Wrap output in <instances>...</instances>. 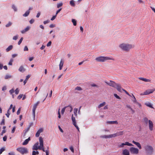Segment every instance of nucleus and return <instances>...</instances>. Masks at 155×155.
I'll use <instances>...</instances> for the list:
<instances>
[{"label": "nucleus", "mask_w": 155, "mask_h": 155, "mask_svg": "<svg viewBox=\"0 0 155 155\" xmlns=\"http://www.w3.org/2000/svg\"><path fill=\"white\" fill-rule=\"evenodd\" d=\"M18 38V37L17 36H15L13 37V40H16Z\"/></svg>", "instance_id": "6e6d98bb"}, {"label": "nucleus", "mask_w": 155, "mask_h": 155, "mask_svg": "<svg viewBox=\"0 0 155 155\" xmlns=\"http://www.w3.org/2000/svg\"><path fill=\"white\" fill-rule=\"evenodd\" d=\"M30 12L29 10L27 11L23 15V16L24 17H27L29 15Z\"/></svg>", "instance_id": "5701e85b"}, {"label": "nucleus", "mask_w": 155, "mask_h": 155, "mask_svg": "<svg viewBox=\"0 0 155 155\" xmlns=\"http://www.w3.org/2000/svg\"><path fill=\"white\" fill-rule=\"evenodd\" d=\"M13 46L12 45H10L7 48L6 50L7 52H8L11 50L13 48Z\"/></svg>", "instance_id": "4be33fe9"}, {"label": "nucleus", "mask_w": 155, "mask_h": 155, "mask_svg": "<svg viewBox=\"0 0 155 155\" xmlns=\"http://www.w3.org/2000/svg\"><path fill=\"white\" fill-rule=\"evenodd\" d=\"M17 150L22 154L27 153H28L27 148L25 147H21L18 148L17 149Z\"/></svg>", "instance_id": "39448f33"}, {"label": "nucleus", "mask_w": 155, "mask_h": 155, "mask_svg": "<svg viewBox=\"0 0 155 155\" xmlns=\"http://www.w3.org/2000/svg\"><path fill=\"white\" fill-rule=\"evenodd\" d=\"M78 111V109L77 108H74V115L77 116V111Z\"/></svg>", "instance_id": "72a5a7b5"}, {"label": "nucleus", "mask_w": 155, "mask_h": 155, "mask_svg": "<svg viewBox=\"0 0 155 155\" xmlns=\"http://www.w3.org/2000/svg\"><path fill=\"white\" fill-rule=\"evenodd\" d=\"M19 71L20 72H23L25 71V69L22 66H21L20 67L19 69Z\"/></svg>", "instance_id": "6ab92c4d"}, {"label": "nucleus", "mask_w": 155, "mask_h": 155, "mask_svg": "<svg viewBox=\"0 0 155 155\" xmlns=\"http://www.w3.org/2000/svg\"><path fill=\"white\" fill-rule=\"evenodd\" d=\"M144 148L147 155H151L153 154V148L151 146L146 145L144 147Z\"/></svg>", "instance_id": "7ed1b4c3"}, {"label": "nucleus", "mask_w": 155, "mask_h": 155, "mask_svg": "<svg viewBox=\"0 0 155 155\" xmlns=\"http://www.w3.org/2000/svg\"><path fill=\"white\" fill-rule=\"evenodd\" d=\"M11 78V76L9 75H7L5 77V79H8Z\"/></svg>", "instance_id": "13d9d810"}, {"label": "nucleus", "mask_w": 155, "mask_h": 155, "mask_svg": "<svg viewBox=\"0 0 155 155\" xmlns=\"http://www.w3.org/2000/svg\"><path fill=\"white\" fill-rule=\"evenodd\" d=\"M70 4L71 5L73 6H75V3L74 2V1L73 0H72L70 1Z\"/></svg>", "instance_id": "7c9ffc66"}, {"label": "nucleus", "mask_w": 155, "mask_h": 155, "mask_svg": "<svg viewBox=\"0 0 155 155\" xmlns=\"http://www.w3.org/2000/svg\"><path fill=\"white\" fill-rule=\"evenodd\" d=\"M12 23L11 22H9L5 26L6 27H8L11 26Z\"/></svg>", "instance_id": "2f4dec72"}, {"label": "nucleus", "mask_w": 155, "mask_h": 155, "mask_svg": "<svg viewBox=\"0 0 155 155\" xmlns=\"http://www.w3.org/2000/svg\"><path fill=\"white\" fill-rule=\"evenodd\" d=\"M143 122L145 123L146 125H147L148 124V121L149 120L147 118L145 117L143 119Z\"/></svg>", "instance_id": "aec40b11"}, {"label": "nucleus", "mask_w": 155, "mask_h": 155, "mask_svg": "<svg viewBox=\"0 0 155 155\" xmlns=\"http://www.w3.org/2000/svg\"><path fill=\"white\" fill-rule=\"evenodd\" d=\"M37 107L36 105H34L32 110L33 115L34 117H35V111Z\"/></svg>", "instance_id": "dca6fc26"}, {"label": "nucleus", "mask_w": 155, "mask_h": 155, "mask_svg": "<svg viewBox=\"0 0 155 155\" xmlns=\"http://www.w3.org/2000/svg\"><path fill=\"white\" fill-rule=\"evenodd\" d=\"M48 147H47V150H45V151L46 153V155H49V151H48Z\"/></svg>", "instance_id": "a19ab883"}, {"label": "nucleus", "mask_w": 155, "mask_h": 155, "mask_svg": "<svg viewBox=\"0 0 155 155\" xmlns=\"http://www.w3.org/2000/svg\"><path fill=\"white\" fill-rule=\"evenodd\" d=\"M30 28L29 26H27L24 30L21 31V33L22 34L25 33L26 31H28L29 30Z\"/></svg>", "instance_id": "f3484780"}, {"label": "nucleus", "mask_w": 155, "mask_h": 155, "mask_svg": "<svg viewBox=\"0 0 155 155\" xmlns=\"http://www.w3.org/2000/svg\"><path fill=\"white\" fill-rule=\"evenodd\" d=\"M23 96V94H20L18 97H17V98L18 99H21L22 97Z\"/></svg>", "instance_id": "a18cd8bd"}, {"label": "nucleus", "mask_w": 155, "mask_h": 155, "mask_svg": "<svg viewBox=\"0 0 155 155\" xmlns=\"http://www.w3.org/2000/svg\"><path fill=\"white\" fill-rule=\"evenodd\" d=\"M72 120L73 122V124L74 126L76 127V128L79 131V128L76 125V121L75 119V117H73V115L72 114V115L71 117Z\"/></svg>", "instance_id": "6e6552de"}, {"label": "nucleus", "mask_w": 155, "mask_h": 155, "mask_svg": "<svg viewBox=\"0 0 155 155\" xmlns=\"http://www.w3.org/2000/svg\"><path fill=\"white\" fill-rule=\"evenodd\" d=\"M75 90L81 91L82 90V89L80 87H77L75 89Z\"/></svg>", "instance_id": "c85d7f7f"}, {"label": "nucleus", "mask_w": 155, "mask_h": 155, "mask_svg": "<svg viewBox=\"0 0 155 155\" xmlns=\"http://www.w3.org/2000/svg\"><path fill=\"white\" fill-rule=\"evenodd\" d=\"M145 104L150 107L152 108H153L151 104L150 103H146Z\"/></svg>", "instance_id": "cd10ccee"}, {"label": "nucleus", "mask_w": 155, "mask_h": 155, "mask_svg": "<svg viewBox=\"0 0 155 155\" xmlns=\"http://www.w3.org/2000/svg\"><path fill=\"white\" fill-rule=\"evenodd\" d=\"M62 5L63 4L62 3H60L58 4L57 6V8H60V7H61Z\"/></svg>", "instance_id": "4c0bfd02"}, {"label": "nucleus", "mask_w": 155, "mask_h": 155, "mask_svg": "<svg viewBox=\"0 0 155 155\" xmlns=\"http://www.w3.org/2000/svg\"><path fill=\"white\" fill-rule=\"evenodd\" d=\"M117 136H120V135H123V134L124 133V131H120V132H117Z\"/></svg>", "instance_id": "b1692460"}, {"label": "nucleus", "mask_w": 155, "mask_h": 155, "mask_svg": "<svg viewBox=\"0 0 155 155\" xmlns=\"http://www.w3.org/2000/svg\"><path fill=\"white\" fill-rule=\"evenodd\" d=\"M51 41H49L48 43L47 44V47L50 46L51 45Z\"/></svg>", "instance_id": "8fccbe9b"}, {"label": "nucleus", "mask_w": 155, "mask_h": 155, "mask_svg": "<svg viewBox=\"0 0 155 155\" xmlns=\"http://www.w3.org/2000/svg\"><path fill=\"white\" fill-rule=\"evenodd\" d=\"M105 83L110 86L116 88L118 91L121 92V87L120 84H117L112 81H110L109 82L105 81Z\"/></svg>", "instance_id": "f257e3e1"}, {"label": "nucleus", "mask_w": 155, "mask_h": 155, "mask_svg": "<svg viewBox=\"0 0 155 155\" xmlns=\"http://www.w3.org/2000/svg\"><path fill=\"white\" fill-rule=\"evenodd\" d=\"M121 90H122L124 91L125 92L126 94H129V93L125 90H124L123 89H122V88H121Z\"/></svg>", "instance_id": "69168bd1"}, {"label": "nucleus", "mask_w": 155, "mask_h": 155, "mask_svg": "<svg viewBox=\"0 0 155 155\" xmlns=\"http://www.w3.org/2000/svg\"><path fill=\"white\" fill-rule=\"evenodd\" d=\"M5 149L3 147L0 149V155L5 150Z\"/></svg>", "instance_id": "79ce46f5"}, {"label": "nucleus", "mask_w": 155, "mask_h": 155, "mask_svg": "<svg viewBox=\"0 0 155 155\" xmlns=\"http://www.w3.org/2000/svg\"><path fill=\"white\" fill-rule=\"evenodd\" d=\"M149 127L150 130L152 131L153 130V124L152 121L149 120Z\"/></svg>", "instance_id": "9b49d317"}, {"label": "nucleus", "mask_w": 155, "mask_h": 155, "mask_svg": "<svg viewBox=\"0 0 155 155\" xmlns=\"http://www.w3.org/2000/svg\"><path fill=\"white\" fill-rule=\"evenodd\" d=\"M106 103L105 102H104L100 104L98 106V108H100L101 107L104 106L105 105Z\"/></svg>", "instance_id": "412c9836"}, {"label": "nucleus", "mask_w": 155, "mask_h": 155, "mask_svg": "<svg viewBox=\"0 0 155 155\" xmlns=\"http://www.w3.org/2000/svg\"><path fill=\"white\" fill-rule=\"evenodd\" d=\"M13 61V59L11 58L10 60V61L8 63V64L9 65H12V62Z\"/></svg>", "instance_id": "473e14b6"}, {"label": "nucleus", "mask_w": 155, "mask_h": 155, "mask_svg": "<svg viewBox=\"0 0 155 155\" xmlns=\"http://www.w3.org/2000/svg\"><path fill=\"white\" fill-rule=\"evenodd\" d=\"M20 110H21V108H20L18 109V110L17 112V115H19L20 114Z\"/></svg>", "instance_id": "09e8293b"}, {"label": "nucleus", "mask_w": 155, "mask_h": 155, "mask_svg": "<svg viewBox=\"0 0 155 155\" xmlns=\"http://www.w3.org/2000/svg\"><path fill=\"white\" fill-rule=\"evenodd\" d=\"M125 145H127L129 146H133V145L130 143H129L128 142H127L124 143Z\"/></svg>", "instance_id": "a878e982"}, {"label": "nucleus", "mask_w": 155, "mask_h": 155, "mask_svg": "<svg viewBox=\"0 0 155 155\" xmlns=\"http://www.w3.org/2000/svg\"><path fill=\"white\" fill-rule=\"evenodd\" d=\"M114 95L118 99H121L116 94H114Z\"/></svg>", "instance_id": "58836bf2"}, {"label": "nucleus", "mask_w": 155, "mask_h": 155, "mask_svg": "<svg viewBox=\"0 0 155 155\" xmlns=\"http://www.w3.org/2000/svg\"><path fill=\"white\" fill-rule=\"evenodd\" d=\"M101 137L102 138H110L109 135H104V136H101Z\"/></svg>", "instance_id": "c756f323"}, {"label": "nucleus", "mask_w": 155, "mask_h": 155, "mask_svg": "<svg viewBox=\"0 0 155 155\" xmlns=\"http://www.w3.org/2000/svg\"><path fill=\"white\" fill-rule=\"evenodd\" d=\"M124 145H125L124 143H123L121 144L118 145V146L119 147H123Z\"/></svg>", "instance_id": "c03bdc74"}, {"label": "nucleus", "mask_w": 155, "mask_h": 155, "mask_svg": "<svg viewBox=\"0 0 155 155\" xmlns=\"http://www.w3.org/2000/svg\"><path fill=\"white\" fill-rule=\"evenodd\" d=\"M30 76L29 75H28L26 76L25 80H28V79L30 78Z\"/></svg>", "instance_id": "680f3d73"}, {"label": "nucleus", "mask_w": 155, "mask_h": 155, "mask_svg": "<svg viewBox=\"0 0 155 155\" xmlns=\"http://www.w3.org/2000/svg\"><path fill=\"white\" fill-rule=\"evenodd\" d=\"M122 154L123 155H130L129 151L126 149L123 150Z\"/></svg>", "instance_id": "f8f14e48"}, {"label": "nucleus", "mask_w": 155, "mask_h": 155, "mask_svg": "<svg viewBox=\"0 0 155 155\" xmlns=\"http://www.w3.org/2000/svg\"><path fill=\"white\" fill-rule=\"evenodd\" d=\"M64 61H63L61 59L60 61V64H59V69L60 70L62 69L63 64H64Z\"/></svg>", "instance_id": "a211bd4d"}, {"label": "nucleus", "mask_w": 155, "mask_h": 155, "mask_svg": "<svg viewBox=\"0 0 155 155\" xmlns=\"http://www.w3.org/2000/svg\"><path fill=\"white\" fill-rule=\"evenodd\" d=\"M56 17V15H55L53 16L51 18V20L53 21V20H54L55 19Z\"/></svg>", "instance_id": "603ef678"}, {"label": "nucleus", "mask_w": 155, "mask_h": 155, "mask_svg": "<svg viewBox=\"0 0 155 155\" xmlns=\"http://www.w3.org/2000/svg\"><path fill=\"white\" fill-rule=\"evenodd\" d=\"M106 123L109 124H118V122L117 120L114 121H107Z\"/></svg>", "instance_id": "2eb2a0df"}, {"label": "nucleus", "mask_w": 155, "mask_h": 155, "mask_svg": "<svg viewBox=\"0 0 155 155\" xmlns=\"http://www.w3.org/2000/svg\"><path fill=\"white\" fill-rule=\"evenodd\" d=\"M15 127H14L13 128L12 130V133H14L15 131Z\"/></svg>", "instance_id": "bf43d9fd"}, {"label": "nucleus", "mask_w": 155, "mask_h": 155, "mask_svg": "<svg viewBox=\"0 0 155 155\" xmlns=\"http://www.w3.org/2000/svg\"><path fill=\"white\" fill-rule=\"evenodd\" d=\"M39 140L40 142L39 147H41V150H42L43 151H45L44 147L43 146V141L42 138L41 137H40L39 138Z\"/></svg>", "instance_id": "0eeeda50"}, {"label": "nucleus", "mask_w": 155, "mask_h": 155, "mask_svg": "<svg viewBox=\"0 0 155 155\" xmlns=\"http://www.w3.org/2000/svg\"><path fill=\"white\" fill-rule=\"evenodd\" d=\"M19 90L18 88H17L16 89V90L15 91V94H18L19 93Z\"/></svg>", "instance_id": "37998d69"}, {"label": "nucleus", "mask_w": 155, "mask_h": 155, "mask_svg": "<svg viewBox=\"0 0 155 155\" xmlns=\"http://www.w3.org/2000/svg\"><path fill=\"white\" fill-rule=\"evenodd\" d=\"M5 119L3 118L2 120L1 123V125H4L5 124Z\"/></svg>", "instance_id": "49530a36"}, {"label": "nucleus", "mask_w": 155, "mask_h": 155, "mask_svg": "<svg viewBox=\"0 0 155 155\" xmlns=\"http://www.w3.org/2000/svg\"><path fill=\"white\" fill-rule=\"evenodd\" d=\"M138 79L140 80L143 81L144 82H151L150 80L147 79V78H139Z\"/></svg>", "instance_id": "ddd939ff"}, {"label": "nucleus", "mask_w": 155, "mask_h": 155, "mask_svg": "<svg viewBox=\"0 0 155 155\" xmlns=\"http://www.w3.org/2000/svg\"><path fill=\"white\" fill-rule=\"evenodd\" d=\"M67 106L65 107H64V108H63L62 109V110H61V114H64V112L65 111V109L66 108H67Z\"/></svg>", "instance_id": "c9c22d12"}, {"label": "nucleus", "mask_w": 155, "mask_h": 155, "mask_svg": "<svg viewBox=\"0 0 155 155\" xmlns=\"http://www.w3.org/2000/svg\"><path fill=\"white\" fill-rule=\"evenodd\" d=\"M155 90V88L146 90L144 93V95H147L152 93Z\"/></svg>", "instance_id": "9d476101"}, {"label": "nucleus", "mask_w": 155, "mask_h": 155, "mask_svg": "<svg viewBox=\"0 0 155 155\" xmlns=\"http://www.w3.org/2000/svg\"><path fill=\"white\" fill-rule=\"evenodd\" d=\"M96 60L99 62H104L105 61L108 60H114V59L112 58L108 57H100L97 58L95 59Z\"/></svg>", "instance_id": "20e7f679"}, {"label": "nucleus", "mask_w": 155, "mask_h": 155, "mask_svg": "<svg viewBox=\"0 0 155 155\" xmlns=\"http://www.w3.org/2000/svg\"><path fill=\"white\" fill-rule=\"evenodd\" d=\"M132 143L137 146L139 149H141L142 148L141 146L139 143L136 142L134 140L132 141Z\"/></svg>", "instance_id": "4468645a"}, {"label": "nucleus", "mask_w": 155, "mask_h": 155, "mask_svg": "<svg viewBox=\"0 0 155 155\" xmlns=\"http://www.w3.org/2000/svg\"><path fill=\"white\" fill-rule=\"evenodd\" d=\"M119 47L122 50L126 51H127L132 48V46L131 45L123 43L120 45Z\"/></svg>", "instance_id": "f03ea898"}, {"label": "nucleus", "mask_w": 155, "mask_h": 155, "mask_svg": "<svg viewBox=\"0 0 155 155\" xmlns=\"http://www.w3.org/2000/svg\"><path fill=\"white\" fill-rule=\"evenodd\" d=\"M58 128L60 130V131L62 133H63L64 132L63 130H62V129L61 128V127H60V126H58Z\"/></svg>", "instance_id": "338daca9"}, {"label": "nucleus", "mask_w": 155, "mask_h": 155, "mask_svg": "<svg viewBox=\"0 0 155 155\" xmlns=\"http://www.w3.org/2000/svg\"><path fill=\"white\" fill-rule=\"evenodd\" d=\"M39 143L37 142L34 145L33 149L34 150H37L38 149L41 150V147L38 146Z\"/></svg>", "instance_id": "1a4fd4ad"}, {"label": "nucleus", "mask_w": 155, "mask_h": 155, "mask_svg": "<svg viewBox=\"0 0 155 155\" xmlns=\"http://www.w3.org/2000/svg\"><path fill=\"white\" fill-rule=\"evenodd\" d=\"M55 26V25H54L53 24H51L50 25L49 27L51 28H53Z\"/></svg>", "instance_id": "0e129e2a"}, {"label": "nucleus", "mask_w": 155, "mask_h": 155, "mask_svg": "<svg viewBox=\"0 0 155 155\" xmlns=\"http://www.w3.org/2000/svg\"><path fill=\"white\" fill-rule=\"evenodd\" d=\"M130 153L133 154H138L139 153V150L134 147H131L130 148Z\"/></svg>", "instance_id": "423d86ee"}, {"label": "nucleus", "mask_w": 155, "mask_h": 155, "mask_svg": "<svg viewBox=\"0 0 155 155\" xmlns=\"http://www.w3.org/2000/svg\"><path fill=\"white\" fill-rule=\"evenodd\" d=\"M3 141H5L7 139V137L6 136H4L3 137Z\"/></svg>", "instance_id": "3c124183"}, {"label": "nucleus", "mask_w": 155, "mask_h": 155, "mask_svg": "<svg viewBox=\"0 0 155 155\" xmlns=\"http://www.w3.org/2000/svg\"><path fill=\"white\" fill-rule=\"evenodd\" d=\"M70 149L73 153L74 152V149L72 147H70Z\"/></svg>", "instance_id": "4d7b16f0"}, {"label": "nucleus", "mask_w": 155, "mask_h": 155, "mask_svg": "<svg viewBox=\"0 0 155 155\" xmlns=\"http://www.w3.org/2000/svg\"><path fill=\"white\" fill-rule=\"evenodd\" d=\"M23 40V38H22V37L21 38L18 42V45H20V44L21 43Z\"/></svg>", "instance_id": "e433bc0d"}, {"label": "nucleus", "mask_w": 155, "mask_h": 155, "mask_svg": "<svg viewBox=\"0 0 155 155\" xmlns=\"http://www.w3.org/2000/svg\"><path fill=\"white\" fill-rule=\"evenodd\" d=\"M49 22V20H47L46 21H44L43 22L44 24H46L47 23H48Z\"/></svg>", "instance_id": "864d4df0"}, {"label": "nucleus", "mask_w": 155, "mask_h": 155, "mask_svg": "<svg viewBox=\"0 0 155 155\" xmlns=\"http://www.w3.org/2000/svg\"><path fill=\"white\" fill-rule=\"evenodd\" d=\"M34 21L35 20L33 19H32L29 21V22L31 24H32L34 23Z\"/></svg>", "instance_id": "de8ad7c7"}, {"label": "nucleus", "mask_w": 155, "mask_h": 155, "mask_svg": "<svg viewBox=\"0 0 155 155\" xmlns=\"http://www.w3.org/2000/svg\"><path fill=\"white\" fill-rule=\"evenodd\" d=\"M72 22H73L74 26H76L77 25V21L74 19H72Z\"/></svg>", "instance_id": "bb28decb"}, {"label": "nucleus", "mask_w": 155, "mask_h": 155, "mask_svg": "<svg viewBox=\"0 0 155 155\" xmlns=\"http://www.w3.org/2000/svg\"><path fill=\"white\" fill-rule=\"evenodd\" d=\"M12 8L15 11H17V9L14 5H12Z\"/></svg>", "instance_id": "ea45409f"}, {"label": "nucleus", "mask_w": 155, "mask_h": 155, "mask_svg": "<svg viewBox=\"0 0 155 155\" xmlns=\"http://www.w3.org/2000/svg\"><path fill=\"white\" fill-rule=\"evenodd\" d=\"M28 142V141L26 139L23 142L22 144L23 145H26L27 144Z\"/></svg>", "instance_id": "f704fd0d"}, {"label": "nucleus", "mask_w": 155, "mask_h": 155, "mask_svg": "<svg viewBox=\"0 0 155 155\" xmlns=\"http://www.w3.org/2000/svg\"><path fill=\"white\" fill-rule=\"evenodd\" d=\"M109 136L110 138H111L113 137H115L117 136V133H115L114 134H110L109 135Z\"/></svg>", "instance_id": "393cba45"}, {"label": "nucleus", "mask_w": 155, "mask_h": 155, "mask_svg": "<svg viewBox=\"0 0 155 155\" xmlns=\"http://www.w3.org/2000/svg\"><path fill=\"white\" fill-rule=\"evenodd\" d=\"M39 135L40 134L38 132H37L36 133V134L35 136L37 137H38L39 136Z\"/></svg>", "instance_id": "774afa93"}, {"label": "nucleus", "mask_w": 155, "mask_h": 155, "mask_svg": "<svg viewBox=\"0 0 155 155\" xmlns=\"http://www.w3.org/2000/svg\"><path fill=\"white\" fill-rule=\"evenodd\" d=\"M28 48L27 46H25L24 48V51H28Z\"/></svg>", "instance_id": "052dcab7"}, {"label": "nucleus", "mask_w": 155, "mask_h": 155, "mask_svg": "<svg viewBox=\"0 0 155 155\" xmlns=\"http://www.w3.org/2000/svg\"><path fill=\"white\" fill-rule=\"evenodd\" d=\"M14 92V89H12L11 90H10L9 91L10 93L12 94Z\"/></svg>", "instance_id": "5fc2aeb1"}, {"label": "nucleus", "mask_w": 155, "mask_h": 155, "mask_svg": "<svg viewBox=\"0 0 155 155\" xmlns=\"http://www.w3.org/2000/svg\"><path fill=\"white\" fill-rule=\"evenodd\" d=\"M61 8L58 9L57 11L56 12V15L61 10Z\"/></svg>", "instance_id": "e2e57ef3"}]
</instances>
